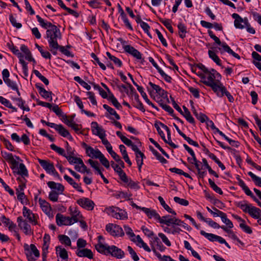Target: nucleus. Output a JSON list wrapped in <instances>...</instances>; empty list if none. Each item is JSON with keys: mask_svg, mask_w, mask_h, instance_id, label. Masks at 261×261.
Segmentation results:
<instances>
[{"mask_svg": "<svg viewBox=\"0 0 261 261\" xmlns=\"http://www.w3.org/2000/svg\"><path fill=\"white\" fill-rule=\"evenodd\" d=\"M95 248L98 252L101 254L106 255H111L118 259H121L124 256V252L114 245L109 246L99 244V245H95Z\"/></svg>", "mask_w": 261, "mask_h": 261, "instance_id": "nucleus-1", "label": "nucleus"}, {"mask_svg": "<svg viewBox=\"0 0 261 261\" xmlns=\"http://www.w3.org/2000/svg\"><path fill=\"white\" fill-rule=\"evenodd\" d=\"M46 38L48 42L49 50L56 49V47H58V39L61 38L59 29L56 25L51 29H48L46 32Z\"/></svg>", "mask_w": 261, "mask_h": 261, "instance_id": "nucleus-2", "label": "nucleus"}, {"mask_svg": "<svg viewBox=\"0 0 261 261\" xmlns=\"http://www.w3.org/2000/svg\"><path fill=\"white\" fill-rule=\"evenodd\" d=\"M198 75L202 80V82L206 86L208 83L213 84L217 80H220L221 79V74L214 69L208 70L204 73H198Z\"/></svg>", "mask_w": 261, "mask_h": 261, "instance_id": "nucleus-3", "label": "nucleus"}, {"mask_svg": "<svg viewBox=\"0 0 261 261\" xmlns=\"http://www.w3.org/2000/svg\"><path fill=\"white\" fill-rule=\"evenodd\" d=\"M208 34L210 37L213 39L215 42L218 45L221 46V47L223 48V50H221V48L219 47V50L221 51V53H223V51L227 52L229 54L232 55L233 57L237 58V59H240V56L234 52L230 48V47L226 44L225 42L222 43L219 39L218 37H217L216 36H215L213 32L209 30L208 31Z\"/></svg>", "mask_w": 261, "mask_h": 261, "instance_id": "nucleus-4", "label": "nucleus"}, {"mask_svg": "<svg viewBox=\"0 0 261 261\" xmlns=\"http://www.w3.org/2000/svg\"><path fill=\"white\" fill-rule=\"evenodd\" d=\"M24 249L25 254L29 261H35L40 256V252L34 244L29 245L24 244Z\"/></svg>", "mask_w": 261, "mask_h": 261, "instance_id": "nucleus-5", "label": "nucleus"}, {"mask_svg": "<svg viewBox=\"0 0 261 261\" xmlns=\"http://www.w3.org/2000/svg\"><path fill=\"white\" fill-rule=\"evenodd\" d=\"M118 40L120 42L123 48L126 53L129 54L137 59L140 60L142 59V54L141 53L134 47L129 45H127L126 41L124 40L121 38H118Z\"/></svg>", "mask_w": 261, "mask_h": 261, "instance_id": "nucleus-6", "label": "nucleus"}, {"mask_svg": "<svg viewBox=\"0 0 261 261\" xmlns=\"http://www.w3.org/2000/svg\"><path fill=\"white\" fill-rule=\"evenodd\" d=\"M106 229L111 235L114 237H122L124 235L122 228L116 224L109 223L106 225Z\"/></svg>", "mask_w": 261, "mask_h": 261, "instance_id": "nucleus-7", "label": "nucleus"}, {"mask_svg": "<svg viewBox=\"0 0 261 261\" xmlns=\"http://www.w3.org/2000/svg\"><path fill=\"white\" fill-rule=\"evenodd\" d=\"M207 86L211 87L217 95L220 97L224 96V92L226 90V87L220 82V80H217L216 82L213 84L208 83Z\"/></svg>", "mask_w": 261, "mask_h": 261, "instance_id": "nucleus-8", "label": "nucleus"}, {"mask_svg": "<svg viewBox=\"0 0 261 261\" xmlns=\"http://www.w3.org/2000/svg\"><path fill=\"white\" fill-rule=\"evenodd\" d=\"M82 146L85 149L87 155L92 158L98 159L102 154L98 149H94L85 142L82 143Z\"/></svg>", "mask_w": 261, "mask_h": 261, "instance_id": "nucleus-9", "label": "nucleus"}, {"mask_svg": "<svg viewBox=\"0 0 261 261\" xmlns=\"http://www.w3.org/2000/svg\"><path fill=\"white\" fill-rule=\"evenodd\" d=\"M231 16L234 19V25L236 28L240 29L245 28V25L247 23L248 20L247 17L243 18L237 13H233Z\"/></svg>", "mask_w": 261, "mask_h": 261, "instance_id": "nucleus-10", "label": "nucleus"}, {"mask_svg": "<svg viewBox=\"0 0 261 261\" xmlns=\"http://www.w3.org/2000/svg\"><path fill=\"white\" fill-rule=\"evenodd\" d=\"M76 202L81 207L88 211L92 210L95 205L94 202L88 198H80L77 200Z\"/></svg>", "mask_w": 261, "mask_h": 261, "instance_id": "nucleus-11", "label": "nucleus"}, {"mask_svg": "<svg viewBox=\"0 0 261 261\" xmlns=\"http://www.w3.org/2000/svg\"><path fill=\"white\" fill-rule=\"evenodd\" d=\"M38 202L42 211L49 217L53 218V214L50 204L45 200L39 198Z\"/></svg>", "mask_w": 261, "mask_h": 261, "instance_id": "nucleus-12", "label": "nucleus"}, {"mask_svg": "<svg viewBox=\"0 0 261 261\" xmlns=\"http://www.w3.org/2000/svg\"><path fill=\"white\" fill-rule=\"evenodd\" d=\"M70 219L72 221V224L79 222L83 219V216L79 210L75 207L70 206L69 208Z\"/></svg>", "mask_w": 261, "mask_h": 261, "instance_id": "nucleus-13", "label": "nucleus"}, {"mask_svg": "<svg viewBox=\"0 0 261 261\" xmlns=\"http://www.w3.org/2000/svg\"><path fill=\"white\" fill-rule=\"evenodd\" d=\"M56 221L57 225L60 226L72 225V221L70 219V217L65 216L60 213H58L56 215Z\"/></svg>", "mask_w": 261, "mask_h": 261, "instance_id": "nucleus-14", "label": "nucleus"}, {"mask_svg": "<svg viewBox=\"0 0 261 261\" xmlns=\"http://www.w3.org/2000/svg\"><path fill=\"white\" fill-rule=\"evenodd\" d=\"M22 214L23 216L26 217L30 223H32L34 225L37 224V216L26 206H23Z\"/></svg>", "mask_w": 261, "mask_h": 261, "instance_id": "nucleus-15", "label": "nucleus"}, {"mask_svg": "<svg viewBox=\"0 0 261 261\" xmlns=\"http://www.w3.org/2000/svg\"><path fill=\"white\" fill-rule=\"evenodd\" d=\"M1 153L3 157L11 164V168L12 170H14L18 166V162L14 158L12 153L3 151Z\"/></svg>", "mask_w": 261, "mask_h": 261, "instance_id": "nucleus-16", "label": "nucleus"}, {"mask_svg": "<svg viewBox=\"0 0 261 261\" xmlns=\"http://www.w3.org/2000/svg\"><path fill=\"white\" fill-rule=\"evenodd\" d=\"M75 254L80 257H87L89 259L93 258V254L92 251L88 248L77 249Z\"/></svg>", "mask_w": 261, "mask_h": 261, "instance_id": "nucleus-17", "label": "nucleus"}, {"mask_svg": "<svg viewBox=\"0 0 261 261\" xmlns=\"http://www.w3.org/2000/svg\"><path fill=\"white\" fill-rule=\"evenodd\" d=\"M38 161L42 167L48 173H51V172H54L55 171V168L53 163H50L48 161L41 160L40 159H38Z\"/></svg>", "mask_w": 261, "mask_h": 261, "instance_id": "nucleus-18", "label": "nucleus"}, {"mask_svg": "<svg viewBox=\"0 0 261 261\" xmlns=\"http://www.w3.org/2000/svg\"><path fill=\"white\" fill-rule=\"evenodd\" d=\"M47 126L55 128L59 134L63 137H65L69 135V132L65 129L61 124H56L55 123H48Z\"/></svg>", "mask_w": 261, "mask_h": 261, "instance_id": "nucleus-19", "label": "nucleus"}, {"mask_svg": "<svg viewBox=\"0 0 261 261\" xmlns=\"http://www.w3.org/2000/svg\"><path fill=\"white\" fill-rule=\"evenodd\" d=\"M91 129L94 135L98 136L100 139L105 137V134L103 130L99 126L96 122L91 123Z\"/></svg>", "mask_w": 261, "mask_h": 261, "instance_id": "nucleus-20", "label": "nucleus"}, {"mask_svg": "<svg viewBox=\"0 0 261 261\" xmlns=\"http://www.w3.org/2000/svg\"><path fill=\"white\" fill-rule=\"evenodd\" d=\"M36 88L38 90L39 93L45 99H49V101L52 100V92L46 91L44 88L40 86V84L37 83L35 84Z\"/></svg>", "mask_w": 261, "mask_h": 261, "instance_id": "nucleus-21", "label": "nucleus"}, {"mask_svg": "<svg viewBox=\"0 0 261 261\" xmlns=\"http://www.w3.org/2000/svg\"><path fill=\"white\" fill-rule=\"evenodd\" d=\"M141 210L145 213L149 219H151L153 218L154 219L156 220H159L160 218V216L159 214L156 212L155 210H152L151 208H146L145 207H143L141 208Z\"/></svg>", "mask_w": 261, "mask_h": 261, "instance_id": "nucleus-22", "label": "nucleus"}, {"mask_svg": "<svg viewBox=\"0 0 261 261\" xmlns=\"http://www.w3.org/2000/svg\"><path fill=\"white\" fill-rule=\"evenodd\" d=\"M47 184L49 188L51 189L56 190V192H59L60 194H63V192L64 191V186L60 183H56L54 181H48Z\"/></svg>", "mask_w": 261, "mask_h": 261, "instance_id": "nucleus-23", "label": "nucleus"}, {"mask_svg": "<svg viewBox=\"0 0 261 261\" xmlns=\"http://www.w3.org/2000/svg\"><path fill=\"white\" fill-rule=\"evenodd\" d=\"M200 234L208 239L210 241L214 242L218 241L219 242L221 237L214 234L213 233H207L203 230H201L200 232Z\"/></svg>", "mask_w": 261, "mask_h": 261, "instance_id": "nucleus-24", "label": "nucleus"}, {"mask_svg": "<svg viewBox=\"0 0 261 261\" xmlns=\"http://www.w3.org/2000/svg\"><path fill=\"white\" fill-rule=\"evenodd\" d=\"M18 165L19 168H17V166L16 168L14 170H17V171H14V172L16 173L17 174L21 175L23 177H28L29 176L28 171L24 164L23 163H20L19 164H18Z\"/></svg>", "mask_w": 261, "mask_h": 261, "instance_id": "nucleus-25", "label": "nucleus"}, {"mask_svg": "<svg viewBox=\"0 0 261 261\" xmlns=\"http://www.w3.org/2000/svg\"><path fill=\"white\" fill-rule=\"evenodd\" d=\"M64 178L70 185L73 188L77 190L79 192L84 193L83 190L82 189L80 185L75 182L74 180L67 175L65 174L64 176Z\"/></svg>", "mask_w": 261, "mask_h": 261, "instance_id": "nucleus-26", "label": "nucleus"}, {"mask_svg": "<svg viewBox=\"0 0 261 261\" xmlns=\"http://www.w3.org/2000/svg\"><path fill=\"white\" fill-rule=\"evenodd\" d=\"M248 214L254 219H259L261 216V210L255 206H251Z\"/></svg>", "mask_w": 261, "mask_h": 261, "instance_id": "nucleus-27", "label": "nucleus"}, {"mask_svg": "<svg viewBox=\"0 0 261 261\" xmlns=\"http://www.w3.org/2000/svg\"><path fill=\"white\" fill-rule=\"evenodd\" d=\"M177 28L178 29V34L179 37L181 39L185 38L188 32L187 27L182 22H180L177 24Z\"/></svg>", "mask_w": 261, "mask_h": 261, "instance_id": "nucleus-28", "label": "nucleus"}, {"mask_svg": "<svg viewBox=\"0 0 261 261\" xmlns=\"http://www.w3.org/2000/svg\"><path fill=\"white\" fill-rule=\"evenodd\" d=\"M174 217L170 215H166L162 217H160L159 222L161 224H165L167 226L173 225Z\"/></svg>", "mask_w": 261, "mask_h": 261, "instance_id": "nucleus-29", "label": "nucleus"}, {"mask_svg": "<svg viewBox=\"0 0 261 261\" xmlns=\"http://www.w3.org/2000/svg\"><path fill=\"white\" fill-rule=\"evenodd\" d=\"M57 48L55 50L51 49L50 51L54 55H56L57 54L58 50H59L62 53L64 54L65 55L68 57H72L73 56L71 55V53L64 46H61L58 44V47H56Z\"/></svg>", "mask_w": 261, "mask_h": 261, "instance_id": "nucleus-30", "label": "nucleus"}, {"mask_svg": "<svg viewBox=\"0 0 261 261\" xmlns=\"http://www.w3.org/2000/svg\"><path fill=\"white\" fill-rule=\"evenodd\" d=\"M160 125L163 128L166 130L167 133V139L168 140H170V142H167L166 143H168L170 146H171L172 147L174 148H178V146L175 144L174 143H173L171 141V133L169 127L167 125H165L164 124L161 122H160Z\"/></svg>", "mask_w": 261, "mask_h": 261, "instance_id": "nucleus-31", "label": "nucleus"}, {"mask_svg": "<svg viewBox=\"0 0 261 261\" xmlns=\"http://www.w3.org/2000/svg\"><path fill=\"white\" fill-rule=\"evenodd\" d=\"M151 243L152 244V247H154V246L155 245L156 246V248L161 252L165 251L166 249V247H164L162 243L160 241V239L156 236L152 238Z\"/></svg>", "mask_w": 261, "mask_h": 261, "instance_id": "nucleus-32", "label": "nucleus"}, {"mask_svg": "<svg viewBox=\"0 0 261 261\" xmlns=\"http://www.w3.org/2000/svg\"><path fill=\"white\" fill-rule=\"evenodd\" d=\"M58 239L62 244L66 246H71V242L69 237L66 235L60 234L58 236Z\"/></svg>", "mask_w": 261, "mask_h": 261, "instance_id": "nucleus-33", "label": "nucleus"}, {"mask_svg": "<svg viewBox=\"0 0 261 261\" xmlns=\"http://www.w3.org/2000/svg\"><path fill=\"white\" fill-rule=\"evenodd\" d=\"M36 18L37 19L38 21L39 22L40 25L44 29H51L55 25L53 24L50 22H45L39 15H36Z\"/></svg>", "mask_w": 261, "mask_h": 261, "instance_id": "nucleus-34", "label": "nucleus"}, {"mask_svg": "<svg viewBox=\"0 0 261 261\" xmlns=\"http://www.w3.org/2000/svg\"><path fill=\"white\" fill-rule=\"evenodd\" d=\"M183 109L184 112H182V114H181L185 117V118L188 122H189L190 123L194 124L195 123L194 119L191 115L189 110L185 106H183Z\"/></svg>", "mask_w": 261, "mask_h": 261, "instance_id": "nucleus-35", "label": "nucleus"}, {"mask_svg": "<svg viewBox=\"0 0 261 261\" xmlns=\"http://www.w3.org/2000/svg\"><path fill=\"white\" fill-rule=\"evenodd\" d=\"M237 206L240 207L244 212L248 213V211L251 206L247 203L246 201H240L237 203Z\"/></svg>", "mask_w": 261, "mask_h": 261, "instance_id": "nucleus-36", "label": "nucleus"}, {"mask_svg": "<svg viewBox=\"0 0 261 261\" xmlns=\"http://www.w3.org/2000/svg\"><path fill=\"white\" fill-rule=\"evenodd\" d=\"M158 199L162 205V206L169 213H171L174 215H176V212L173 211L172 209H171L166 203L164 201L163 197L161 196H159L158 197Z\"/></svg>", "mask_w": 261, "mask_h": 261, "instance_id": "nucleus-37", "label": "nucleus"}, {"mask_svg": "<svg viewBox=\"0 0 261 261\" xmlns=\"http://www.w3.org/2000/svg\"><path fill=\"white\" fill-rule=\"evenodd\" d=\"M19 227L23 229L24 233L26 235H31L33 234V231L31 229V227L27 222L22 223V225H21Z\"/></svg>", "mask_w": 261, "mask_h": 261, "instance_id": "nucleus-38", "label": "nucleus"}, {"mask_svg": "<svg viewBox=\"0 0 261 261\" xmlns=\"http://www.w3.org/2000/svg\"><path fill=\"white\" fill-rule=\"evenodd\" d=\"M144 158V154L142 152H139L136 154V162L140 171H141L142 166L143 164V159Z\"/></svg>", "mask_w": 261, "mask_h": 261, "instance_id": "nucleus-39", "label": "nucleus"}, {"mask_svg": "<svg viewBox=\"0 0 261 261\" xmlns=\"http://www.w3.org/2000/svg\"><path fill=\"white\" fill-rule=\"evenodd\" d=\"M208 54L209 57L218 65H221V60L219 59V57L216 55V53L211 50H209L208 51Z\"/></svg>", "mask_w": 261, "mask_h": 261, "instance_id": "nucleus-40", "label": "nucleus"}, {"mask_svg": "<svg viewBox=\"0 0 261 261\" xmlns=\"http://www.w3.org/2000/svg\"><path fill=\"white\" fill-rule=\"evenodd\" d=\"M65 158L70 164H81L83 163V160L81 158L74 157L73 155H66Z\"/></svg>", "mask_w": 261, "mask_h": 261, "instance_id": "nucleus-41", "label": "nucleus"}, {"mask_svg": "<svg viewBox=\"0 0 261 261\" xmlns=\"http://www.w3.org/2000/svg\"><path fill=\"white\" fill-rule=\"evenodd\" d=\"M132 196V194L128 192L117 191L116 194V197L117 198L129 199Z\"/></svg>", "mask_w": 261, "mask_h": 261, "instance_id": "nucleus-42", "label": "nucleus"}, {"mask_svg": "<svg viewBox=\"0 0 261 261\" xmlns=\"http://www.w3.org/2000/svg\"><path fill=\"white\" fill-rule=\"evenodd\" d=\"M103 108L106 110L111 115L114 116L117 120L120 119V116L117 113L116 111L108 105L105 104L103 105Z\"/></svg>", "mask_w": 261, "mask_h": 261, "instance_id": "nucleus-43", "label": "nucleus"}, {"mask_svg": "<svg viewBox=\"0 0 261 261\" xmlns=\"http://www.w3.org/2000/svg\"><path fill=\"white\" fill-rule=\"evenodd\" d=\"M50 147L52 150L57 152L59 154L61 155L65 158L67 155L64 149L57 146L55 144H51Z\"/></svg>", "mask_w": 261, "mask_h": 261, "instance_id": "nucleus-44", "label": "nucleus"}, {"mask_svg": "<svg viewBox=\"0 0 261 261\" xmlns=\"http://www.w3.org/2000/svg\"><path fill=\"white\" fill-rule=\"evenodd\" d=\"M108 99L111 101L113 106L117 109H120L122 107L120 103L118 101L117 99L115 97L112 93H110L109 95Z\"/></svg>", "mask_w": 261, "mask_h": 261, "instance_id": "nucleus-45", "label": "nucleus"}, {"mask_svg": "<svg viewBox=\"0 0 261 261\" xmlns=\"http://www.w3.org/2000/svg\"><path fill=\"white\" fill-rule=\"evenodd\" d=\"M106 55L110 59V60L112 61L118 67H121L122 66V62L117 58V57L112 56L109 52L107 51L106 53Z\"/></svg>", "mask_w": 261, "mask_h": 261, "instance_id": "nucleus-46", "label": "nucleus"}, {"mask_svg": "<svg viewBox=\"0 0 261 261\" xmlns=\"http://www.w3.org/2000/svg\"><path fill=\"white\" fill-rule=\"evenodd\" d=\"M61 194L55 190H52L49 193L48 198L53 202H57L58 200L59 195Z\"/></svg>", "mask_w": 261, "mask_h": 261, "instance_id": "nucleus-47", "label": "nucleus"}, {"mask_svg": "<svg viewBox=\"0 0 261 261\" xmlns=\"http://www.w3.org/2000/svg\"><path fill=\"white\" fill-rule=\"evenodd\" d=\"M124 231H125V233H126L127 235H128L129 237L130 240L132 241H135V234L133 232L132 228L128 226L124 225Z\"/></svg>", "mask_w": 261, "mask_h": 261, "instance_id": "nucleus-48", "label": "nucleus"}, {"mask_svg": "<svg viewBox=\"0 0 261 261\" xmlns=\"http://www.w3.org/2000/svg\"><path fill=\"white\" fill-rule=\"evenodd\" d=\"M248 174L252 178V180L255 182V185L257 186L261 187V178L257 176L252 172L250 171Z\"/></svg>", "mask_w": 261, "mask_h": 261, "instance_id": "nucleus-49", "label": "nucleus"}, {"mask_svg": "<svg viewBox=\"0 0 261 261\" xmlns=\"http://www.w3.org/2000/svg\"><path fill=\"white\" fill-rule=\"evenodd\" d=\"M150 142L152 143L167 158H169V155L165 151V150L160 146L154 140L151 138H149Z\"/></svg>", "mask_w": 261, "mask_h": 261, "instance_id": "nucleus-50", "label": "nucleus"}, {"mask_svg": "<svg viewBox=\"0 0 261 261\" xmlns=\"http://www.w3.org/2000/svg\"><path fill=\"white\" fill-rule=\"evenodd\" d=\"M135 100L136 101L135 106L137 109H139L142 112H145V110L144 108L143 103L140 101L139 99V95H136L135 96Z\"/></svg>", "mask_w": 261, "mask_h": 261, "instance_id": "nucleus-51", "label": "nucleus"}, {"mask_svg": "<svg viewBox=\"0 0 261 261\" xmlns=\"http://www.w3.org/2000/svg\"><path fill=\"white\" fill-rule=\"evenodd\" d=\"M110 155L118 163L117 164L119 165L122 168H124V162L115 152H112Z\"/></svg>", "mask_w": 261, "mask_h": 261, "instance_id": "nucleus-52", "label": "nucleus"}, {"mask_svg": "<svg viewBox=\"0 0 261 261\" xmlns=\"http://www.w3.org/2000/svg\"><path fill=\"white\" fill-rule=\"evenodd\" d=\"M33 72L37 77H38L42 82L44 83L45 85H48L49 84V81L48 79L42 75L39 71L37 70H34Z\"/></svg>", "mask_w": 261, "mask_h": 261, "instance_id": "nucleus-53", "label": "nucleus"}, {"mask_svg": "<svg viewBox=\"0 0 261 261\" xmlns=\"http://www.w3.org/2000/svg\"><path fill=\"white\" fill-rule=\"evenodd\" d=\"M113 217L117 219H123L126 217V213L119 208V210L115 213V214L113 215Z\"/></svg>", "mask_w": 261, "mask_h": 261, "instance_id": "nucleus-54", "label": "nucleus"}, {"mask_svg": "<svg viewBox=\"0 0 261 261\" xmlns=\"http://www.w3.org/2000/svg\"><path fill=\"white\" fill-rule=\"evenodd\" d=\"M102 141V144L105 146V147L107 148V151L108 152L111 154L112 153V152H114L112 149V146L110 143V142L108 141V140L106 139H105L103 138L102 139H101Z\"/></svg>", "mask_w": 261, "mask_h": 261, "instance_id": "nucleus-55", "label": "nucleus"}, {"mask_svg": "<svg viewBox=\"0 0 261 261\" xmlns=\"http://www.w3.org/2000/svg\"><path fill=\"white\" fill-rule=\"evenodd\" d=\"M127 250L134 261H138L139 260V257L132 247L128 246L127 247Z\"/></svg>", "mask_w": 261, "mask_h": 261, "instance_id": "nucleus-56", "label": "nucleus"}, {"mask_svg": "<svg viewBox=\"0 0 261 261\" xmlns=\"http://www.w3.org/2000/svg\"><path fill=\"white\" fill-rule=\"evenodd\" d=\"M240 228L246 233L251 234L252 232L251 228L245 223V221L240 223Z\"/></svg>", "mask_w": 261, "mask_h": 261, "instance_id": "nucleus-57", "label": "nucleus"}, {"mask_svg": "<svg viewBox=\"0 0 261 261\" xmlns=\"http://www.w3.org/2000/svg\"><path fill=\"white\" fill-rule=\"evenodd\" d=\"M194 115L202 123H204L206 121V120H208L207 116L202 113H198L197 112Z\"/></svg>", "mask_w": 261, "mask_h": 261, "instance_id": "nucleus-58", "label": "nucleus"}, {"mask_svg": "<svg viewBox=\"0 0 261 261\" xmlns=\"http://www.w3.org/2000/svg\"><path fill=\"white\" fill-rule=\"evenodd\" d=\"M98 159L99 160L102 165H103L106 168H109L110 167V163L109 161L105 157L102 153Z\"/></svg>", "mask_w": 261, "mask_h": 261, "instance_id": "nucleus-59", "label": "nucleus"}, {"mask_svg": "<svg viewBox=\"0 0 261 261\" xmlns=\"http://www.w3.org/2000/svg\"><path fill=\"white\" fill-rule=\"evenodd\" d=\"M0 182L2 184L3 187L4 188L6 191L8 192V193L11 195V196H13L14 195V191L11 189L9 186H8L5 181L3 180V179H2L0 177Z\"/></svg>", "mask_w": 261, "mask_h": 261, "instance_id": "nucleus-60", "label": "nucleus"}, {"mask_svg": "<svg viewBox=\"0 0 261 261\" xmlns=\"http://www.w3.org/2000/svg\"><path fill=\"white\" fill-rule=\"evenodd\" d=\"M155 32L158 35V37L159 40L161 42L163 45H164L165 47H167L168 46L167 42L166 39L164 38L163 35L160 32V31L159 30H158V29H156Z\"/></svg>", "mask_w": 261, "mask_h": 261, "instance_id": "nucleus-61", "label": "nucleus"}, {"mask_svg": "<svg viewBox=\"0 0 261 261\" xmlns=\"http://www.w3.org/2000/svg\"><path fill=\"white\" fill-rule=\"evenodd\" d=\"M174 200L181 205L187 206L189 204V201L185 199L180 198L178 197H174Z\"/></svg>", "mask_w": 261, "mask_h": 261, "instance_id": "nucleus-62", "label": "nucleus"}, {"mask_svg": "<svg viewBox=\"0 0 261 261\" xmlns=\"http://www.w3.org/2000/svg\"><path fill=\"white\" fill-rule=\"evenodd\" d=\"M10 21L11 22L12 25L16 27L17 29H20L21 28L22 25L20 23L17 22L16 19L14 18L13 15H11L9 16Z\"/></svg>", "mask_w": 261, "mask_h": 261, "instance_id": "nucleus-63", "label": "nucleus"}, {"mask_svg": "<svg viewBox=\"0 0 261 261\" xmlns=\"http://www.w3.org/2000/svg\"><path fill=\"white\" fill-rule=\"evenodd\" d=\"M141 229L144 232V234L149 238H151L154 236L153 232L145 226H142L141 227Z\"/></svg>", "mask_w": 261, "mask_h": 261, "instance_id": "nucleus-64", "label": "nucleus"}]
</instances>
